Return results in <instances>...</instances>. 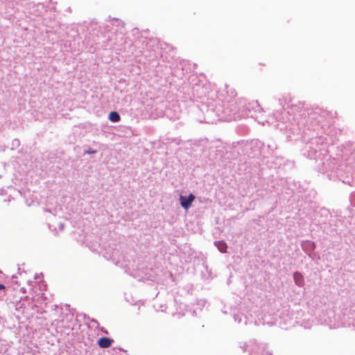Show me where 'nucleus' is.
<instances>
[{"label": "nucleus", "mask_w": 355, "mask_h": 355, "mask_svg": "<svg viewBox=\"0 0 355 355\" xmlns=\"http://www.w3.org/2000/svg\"><path fill=\"white\" fill-rule=\"evenodd\" d=\"M196 197L193 194H189L188 196H182L181 195L180 196V202L181 204V206L186 210L189 209L193 200H195Z\"/></svg>", "instance_id": "obj_1"}, {"label": "nucleus", "mask_w": 355, "mask_h": 355, "mask_svg": "<svg viewBox=\"0 0 355 355\" xmlns=\"http://www.w3.org/2000/svg\"><path fill=\"white\" fill-rule=\"evenodd\" d=\"M113 342L114 340L111 338L102 337L98 340V344L101 348H108L112 345Z\"/></svg>", "instance_id": "obj_2"}, {"label": "nucleus", "mask_w": 355, "mask_h": 355, "mask_svg": "<svg viewBox=\"0 0 355 355\" xmlns=\"http://www.w3.org/2000/svg\"><path fill=\"white\" fill-rule=\"evenodd\" d=\"M293 279L297 286L300 287L304 286V277L301 273L298 272H294Z\"/></svg>", "instance_id": "obj_3"}, {"label": "nucleus", "mask_w": 355, "mask_h": 355, "mask_svg": "<svg viewBox=\"0 0 355 355\" xmlns=\"http://www.w3.org/2000/svg\"><path fill=\"white\" fill-rule=\"evenodd\" d=\"M302 247L304 250H305L307 252H309L314 250L315 244L311 241H306L302 243Z\"/></svg>", "instance_id": "obj_4"}, {"label": "nucleus", "mask_w": 355, "mask_h": 355, "mask_svg": "<svg viewBox=\"0 0 355 355\" xmlns=\"http://www.w3.org/2000/svg\"><path fill=\"white\" fill-rule=\"evenodd\" d=\"M214 245L220 252H226L227 245L223 241H216L214 242Z\"/></svg>", "instance_id": "obj_5"}, {"label": "nucleus", "mask_w": 355, "mask_h": 355, "mask_svg": "<svg viewBox=\"0 0 355 355\" xmlns=\"http://www.w3.org/2000/svg\"><path fill=\"white\" fill-rule=\"evenodd\" d=\"M260 348H263V347H261V346H258V345H256L255 347H253L252 349V352L250 353V355H272V353L267 351L266 352V354H261L258 350L260 349Z\"/></svg>", "instance_id": "obj_6"}, {"label": "nucleus", "mask_w": 355, "mask_h": 355, "mask_svg": "<svg viewBox=\"0 0 355 355\" xmlns=\"http://www.w3.org/2000/svg\"><path fill=\"white\" fill-rule=\"evenodd\" d=\"M109 119L112 122H118L120 121V115L116 112H111L109 114Z\"/></svg>", "instance_id": "obj_7"}, {"label": "nucleus", "mask_w": 355, "mask_h": 355, "mask_svg": "<svg viewBox=\"0 0 355 355\" xmlns=\"http://www.w3.org/2000/svg\"><path fill=\"white\" fill-rule=\"evenodd\" d=\"M252 104L255 105L254 108H257V111H260L261 110L260 105L258 104L257 102L253 103Z\"/></svg>", "instance_id": "obj_8"}, {"label": "nucleus", "mask_w": 355, "mask_h": 355, "mask_svg": "<svg viewBox=\"0 0 355 355\" xmlns=\"http://www.w3.org/2000/svg\"><path fill=\"white\" fill-rule=\"evenodd\" d=\"M96 153V150H88L85 151V153L87 154H95Z\"/></svg>", "instance_id": "obj_9"}, {"label": "nucleus", "mask_w": 355, "mask_h": 355, "mask_svg": "<svg viewBox=\"0 0 355 355\" xmlns=\"http://www.w3.org/2000/svg\"><path fill=\"white\" fill-rule=\"evenodd\" d=\"M234 319L235 320H238V322L240 323L241 322V318L239 317V315H236L234 316Z\"/></svg>", "instance_id": "obj_10"}, {"label": "nucleus", "mask_w": 355, "mask_h": 355, "mask_svg": "<svg viewBox=\"0 0 355 355\" xmlns=\"http://www.w3.org/2000/svg\"><path fill=\"white\" fill-rule=\"evenodd\" d=\"M6 287L3 284H0V291H3L5 290Z\"/></svg>", "instance_id": "obj_11"}, {"label": "nucleus", "mask_w": 355, "mask_h": 355, "mask_svg": "<svg viewBox=\"0 0 355 355\" xmlns=\"http://www.w3.org/2000/svg\"><path fill=\"white\" fill-rule=\"evenodd\" d=\"M59 226H60V230H62L64 229V225L62 223H60L59 224Z\"/></svg>", "instance_id": "obj_12"}, {"label": "nucleus", "mask_w": 355, "mask_h": 355, "mask_svg": "<svg viewBox=\"0 0 355 355\" xmlns=\"http://www.w3.org/2000/svg\"><path fill=\"white\" fill-rule=\"evenodd\" d=\"M17 144V145H19V140H17V139L15 140V141H13V144Z\"/></svg>", "instance_id": "obj_13"}, {"label": "nucleus", "mask_w": 355, "mask_h": 355, "mask_svg": "<svg viewBox=\"0 0 355 355\" xmlns=\"http://www.w3.org/2000/svg\"><path fill=\"white\" fill-rule=\"evenodd\" d=\"M119 263V261L116 262V265H118Z\"/></svg>", "instance_id": "obj_14"}]
</instances>
